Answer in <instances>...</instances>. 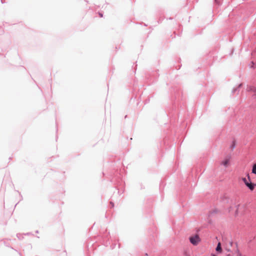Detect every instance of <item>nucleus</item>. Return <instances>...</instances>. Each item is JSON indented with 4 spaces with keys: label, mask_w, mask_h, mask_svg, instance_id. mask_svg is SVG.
<instances>
[{
    "label": "nucleus",
    "mask_w": 256,
    "mask_h": 256,
    "mask_svg": "<svg viewBox=\"0 0 256 256\" xmlns=\"http://www.w3.org/2000/svg\"><path fill=\"white\" fill-rule=\"evenodd\" d=\"M235 146H236V142H235V141H233L232 143V144L231 146V148L232 149H234V148L235 147Z\"/></svg>",
    "instance_id": "8"
},
{
    "label": "nucleus",
    "mask_w": 256,
    "mask_h": 256,
    "mask_svg": "<svg viewBox=\"0 0 256 256\" xmlns=\"http://www.w3.org/2000/svg\"><path fill=\"white\" fill-rule=\"evenodd\" d=\"M246 211L247 206L244 204H239L236 206L232 205L228 208V212L235 218L244 215Z\"/></svg>",
    "instance_id": "1"
},
{
    "label": "nucleus",
    "mask_w": 256,
    "mask_h": 256,
    "mask_svg": "<svg viewBox=\"0 0 256 256\" xmlns=\"http://www.w3.org/2000/svg\"><path fill=\"white\" fill-rule=\"evenodd\" d=\"M212 256H216L214 254H212Z\"/></svg>",
    "instance_id": "13"
},
{
    "label": "nucleus",
    "mask_w": 256,
    "mask_h": 256,
    "mask_svg": "<svg viewBox=\"0 0 256 256\" xmlns=\"http://www.w3.org/2000/svg\"><path fill=\"white\" fill-rule=\"evenodd\" d=\"M228 243H229L230 246H232V242H230V241L228 242Z\"/></svg>",
    "instance_id": "10"
},
{
    "label": "nucleus",
    "mask_w": 256,
    "mask_h": 256,
    "mask_svg": "<svg viewBox=\"0 0 256 256\" xmlns=\"http://www.w3.org/2000/svg\"><path fill=\"white\" fill-rule=\"evenodd\" d=\"M226 250L228 252L230 251V250L228 248H226Z\"/></svg>",
    "instance_id": "11"
},
{
    "label": "nucleus",
    "mask_w": 256,
    "mask_h": 256,
    "mask_svg": "<svg viewBox=\"0 0 256 256\" xmlns=\"http://www.w3.org/2000/svg\"><path fill=\"white\" fill-rule=\"evenodd\" d=\"M255 185L256 186V184Z\"/></svg>",
    "instance_id": "14"
},
{
    "label": "nucleus",
    "mask_w": 256,
    "mask_h": 256,
    "mask_svg": "<svg viewBox=\"0 0 256 256\" xmlns=\"http://www.w3.org/2000/svg\"><path fill=\"white\" fill-rule=\"evenodd\" d=\"M216 251L220 252V253H221L222 252V248H221V244L220 242H218V246L216 248Z\"/></svg>",
    "instance_id": "5"
},
{
    "label": "nucleus",
    "mask_w": 256,
    "mask_h": 256,
    "mask_svg": "<svg viewBox=\"0 0 256 256\" xmlns=\"http://www.w3.org/2000/svg\"><path fill=\"white\" fill-rule=\"evenodd\" d=\"M190 241L192 244L194 246H196L200 242V238L198 234H194L192 236L189 238Z\"/></svg>",
    "instance_id": "2"
},
{
    "label": "nucleus",
    "mask_w": 256,
    "mask_h": 256,
    "mask_svg": "<svg viewBox=\"0 0 256 256\" xmlns=\"http://www.w3.org/2000/svg\"><path fill=\"white\" fill-rule=\"evenodd\" d=\"M248 179H249V180L250 181V176H249V174H248Z\"/></svg>",
    "instance_id": "12"
},
{
    "label": "nucleus",
    "mask_w": 256,
    "mask_h": 256,
    "mask_svg": "<svg viewBox=\"0 0 256 256\" xmlns=\"http://www.w3.org/2000/svg\"><path fill=\"white\" fill-rule=\"evenodd\" d=\"M231 160L230 156H226L224 158V159L220 162V164L223 166L224 168H227L230 164Z\"/></svg>",
    "instance_id": "3"
},
{
    "label": "nucleus",
    "mask_w": 256,
    "mask_h": 256,
    "mask_svg": "<svg viewBox=\"0 0 256 256\" xmlns=\"http://www.w3.org/2000/svg\"><path fill=\"white\" fill-rule=\"evenodd\" d=\"M246 186L250 188V190H254V184L248 182V184H246Z\"/></svg>",
    "instance_id": "6"
},
{
    "label": "nucleus",
    "mask_w": 256,
    "mask_h": 256,
    "mask_svg": "<svg viewBox=\"0 0 256 256\" xmlns=\"http://www.w3.org/2000/svg\"><path fill=\"white\" fill-rule=\"evenodd\" d=\"M246 90L248 92L254 93V95H256V87L253 86H247Z\"/></svg>",
    "instance_id": "4"
},
{
    "label": "nucleus",
    "mask_w": 256,
    "mask_h": 256,
    "mask_svg": "<svg viewBox=\"0 0 256 256\" xmlns=\"http://www.w3.org/2000/svg\"><path fill=\"white\" fill-rule=\"evenodd\" d=\"M242 181L244 182V184L246 185V184L248 183V182L247 181L246 178H242Z\"/></svg>",
    "instance_id": "9"
},
{
    "label": "nucleus",
    "mask_w": 256,
    "mask_h": 256,
    "mask_svg": "<svg viewBox=\"0 0 256 256\" xmlns=\"http://www.w3.org/2000/svg\"><path fill=\"white\" fill-rule=\"evenodd\" d=\"M252 172L253 174H256V164H254L253 165L252 169Z\"/></svg>",
    "instance_id": "7"
}]
</instances>
